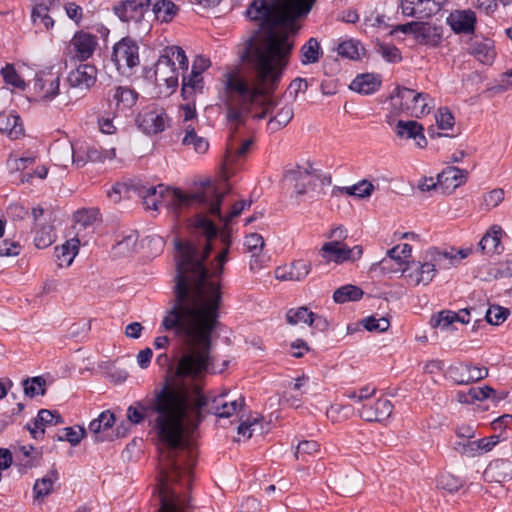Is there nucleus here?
<instances>
[{
    "label": "nucleus",
    "instance_id": "35",
    "mask_svg": "<svg viewBox=\"0 0 512 512\" xmlns=\"http://www.w3.org/2000/svg\"><path fill=\"white\" fill-rule=\"evenodd\" d=\"M185 135L182 139V144L190 149H193L198 154H204L209 149V142L206 138L197 134L191 125L184 128Z\"/></svg>",
    "mask_w": 512,
    "mask_h": 512
},
{
    "label": "nucleus",
    "instance_id": "60",
    "mask_svg": "<svg viewBox=\"0 0 512 512\" xmlns=\"http://www.w3.org/2000/svg\"><path fill=\"white\" fill-rule=\"evenodd\" d=\"M509 314L510 312L507 308L492 305L487 310L485 318L492 325H500L507 319Z\"/></svg>",
    "mask_w": 512,
    "mask_h": 512
},
{
    "label": "nucleus",
    "instance_id": "62",
    "mask_svg": "<svg viewBox=\"0 0 512 512\" xmlns=\"http://www.w3.org/2000/svg\"><path fill=\"white\" fill-rule=\"evenodd\" d=\"M436 124L441 130H450L454 127L455 120L447 108H439L435 114Z\"/></svg>",
    "mask_w": 512,
    "mask_h": 512
},
{
    "label": "nucleus",
    "instance_id": "33",
    "mask_svg": "<svg viewBox=\"0 0 512 512\" xmlns=\"http://www.w3.org/2000/svg\"><path fill=\"white\" fill-rule=\"evenodd\" d=\"M415 38L422 44L436 46L441 40V29L426 22H418Z\"/></svg>",
    "mask_w": 512,
    "mask_h": 512
},
{
    "label": "nucleus",
    "instance_id": "31",
    "mask_svg": "<svg viewBox=\"0 0 512 512\" xmlns=\"http://www.w3.org/2000/svg\"><path fill=\"white\" fill-rule=\"evenodd\" d=\"M447 22L456 33H471L474 31L476 16L471 10L454 11L447 18Z\"/></svg>",
    "mask_w": 512,
    "mask_h": 512
},
{
    "label": "nucleus",
    "instance_id": "49",
    "mask_svg": "<svg viewBox=\"0 0 512 512\" xmlns=\"http://www.w3.org/2000/svg\"><path fill=\"white\" fill-rule=\"evenodd\" d=\"M411 254L412 247L407 243L396 245L387 251V257L390 260L395 261L400 266L404 265V267L409 262L407 259L411 257Z\"/></svg>",
    "mask_w": 512,
    "mask_h": 512
},
{
    "label": "nucleus",
    "instance_id": "18",
    "mask_svg": "<svg viewBox=\"0 0 512 512\" xmlns=\"http://www.w3.org/2000/svg\"><path fill=\"white\" fill-rule=\"evenodd\" d=\"M96 46L97 39L95 36L85 32H78L70 40L68 53L73 58L85 61L93 55Z\"/></svg>",
    "mask_w": 512,
    "mask_h": 512
},
{
    "label": "nucleus",
    "instance_id": "50",
    "mask_svg": "<svg viewBox=\"0 0 512 512\" xmlns=\"http://www.w3.org/2000/svg\"><path fill=\"white\" fill-rule=\"evenodd\" d=\"M320 451V445L314 440H303L298 443L294 456L297 460L307 461L308 457Z\"/></svg>",
    "mask_w": 512,
    "mask_h": 512
},
{
    "label": "nucleus",
    "instance_id": "6",
    "mask_svg": "<svg viewBox=\"0 0 512 512\" xmlns=\"http://www.w3.org/2000/svg\"><path fill=\"white\" fill-rule=\"evenodd\" d=\"M451 256L434 249L427 252L424 261H411L401 268L406 283L413 287L427 286L434 279L439 269H449Z\"/></svg>",
    "mask_w": 512,
    "mask_h": 512
},
{
    "label": "nucleus",
    "instance_id": "44",
    "mask_svg": "<svg viewBox=\"0 0 512 512\" xmlns=\"http://www.w3.org/2000/svg\"><path fill=\"white\" fill-rule=\"evenodd\" d=\"M363 296V291L355 285H345L338 288L334 294L333 299L336 303H345L347 301H357Z\"/></svg>",
    "mask_w": 512,
    "mask_h": 512
},
{
    "label": "nucleus",
    "instance_id": "58",
    "mask_svg": "<svg viewBox=\"0 0 512 512\" xmlns=\"http://www.w3.org/2000/svg\"><path fill=\"white\" fill-rule=\"evenodd\" d=\"M86 435V430L81 426L67 427L64 429V435H58V441H67L72 446H77Z\"/></svg>",
    "mask_w": 512,
    "mask_h": 512
},
{
    "label": "nucleus",
    "instance_id": "40",
    "mask_svg": "<svg viewBox=\"0 0 512 512\" xmlns=\"http://www.w3.org/2000/svg\"><path fill=\"white\" fill-rule=\"evenodd\" d=\"M334 487L340 495H350L360 487V478L357 475H344L333 480Z\"/></svg>",
    "mask_w": 512,
    "mask_h": 512
},
{
    "label": "nucleus",
    "instance_id": "15",
    "mask_svg": "<svg viewBox=\"0 0 512 512\" xmlns=\"http://www.w3.org/2000/svg\"><path fill=\"white\" fill-rule=\"evenodd\" d=\"M151 0H125L115 6V14L124 22L144 24L147 29L150 26Z\"/></svg>",
    "mask_w": 512,
    "mask_h": 512
},
{
    "label": "nucleus",
    "instance_id": "21",
    "mask_svg": "<svg viewBox=\"0 0 512 512\" xmlns=\"http://www.w3.org/2000/svg\"><path fill=\"white\" fill-rule=\"evenodd\" d=\"M136 121L146 134H157L164 131L167 116L163 109H147L138 115Z\"/></svg>",
    "mask_w": 512,
    "mask_h": 512
},
{
    "label": "nucleus",
    "instance_id": "54",
    "mask_svg": "<svg viewBox=\"0 0 512 512\" xmlns=\"http://www.w3.org/2000/svg\"><path fill=\"white\" fill-rule=\"evenodd\" d=\"M35 163L34 156L18 157L16 154H10L7 159V168L11 173L22 172Z\"/></svg>",
    "mask_w": 512,
    "mask_h": 512
},
{
    "label": "nucleus",
    "instance_id": "14",
    "mask_svg": "<svg viewBox=\"0 0 512 512\" xmlns=\"http://www.w3.org/2000/svg\"><path fill=\"white\" fill-rule=\"evenodd\" d=\"M319 254L327 263H354L362 258L363 247L361 245L349 247L344 242L328 241L323 243L319 250Z\"/></svg>",
    "mask_w": 512,
    "mask_h": 512
},
{
    "label": "nucleus",
    "instance_id": "28",
    "mask_svg": "<svg viewBox=\"0 0 512 512\" xmlns=\"http://www.w3.org/2000/svg\"><path fill=\"white\" fill-rule=\"evenodd\" d=\"M483 478L487 482H502L512 479V463L504 459L490 462L483 473Z\"/></svg>",
    "mask_w": 512,
    "mask_h": 512
},
{
    "label": "nucleus",
    "instance_id": "10",
    "mask_svg": "<svg viewBox=\"0 0 512 512\" xmlns=\"http://www.w3.org/2000/svg\"><path fill=\"white\" fill-rule=\"evenodd\" d=\"M318 180V171L309 160L287 166L283 174L284 183L294 190L296 198L312 191Z\"/></svg>",
    "mask_w": 512,
    "mask_h": 512
},
{
    "label": "nucleus",
    "instance_id": "46",
    "mask_svg": "<svg viewBox=\"0 0 512 512\" xmlns=\"http://www.w3.org/2000/svg\"><path fill=\"white\" fill-rule=\"evenodd\" d=\"M505 192L502 188H494L482 196L480 208L483 211H490L498 207L504 200Z\"/></svg>",
    "mask_w": 512,
    "mask_h": 512
},
{
    "label": "nucleus",
    "instance_id": "57",
    "mask_svg": "<svg viewBox=\"0 0 512 512\" xmlns=\"http://www.w3.org/2000/svg\"><path fill=\"white\" fill-rule=\"evenodd\" d=\"M290 281H302L311 271V263L304 260H296L289 266Z\"/></svg>",
    "mask_w": 512,
    "mask_h": 512
},
{
    "label": "nucleus",
    "instance_id": "19",
    "mask_svg": "<svg viewBox=\"0 0 512 512\" xmlns=\"http://www.w3.org/2000/svg\"><path fill=\"white\" fill-rule=\"evenodd\" d=\"M448 375L455 383L467 385L486 378L488 376V369L486 367L459 364L449 367Z\"/></svg>",
    "mask_w": 512,
    "mask_h": 512
},
{
    "label": "nucleus",
    "instance_id": "55",
    "mask_svg": "<svg viewBox=\"0 0 512 512\" xmlns=\"http://www.w3.org/2000/svg\"><path fill=\"white\" fill-rule=\"evenodd\" d=\"M255 432H258L260 434L263 433L261 418L259 417L248 418L245 421H243L238 427V434L242 435L246 439L251 438L253 433Z\"/></svg>",
    "mask_w": 512,
    "mask_h": 512
},
{
    "label": "nucleus",
    "instance_id": "25",
    "mask_svg": "<svg viewBox=\"0 0 512 512\" xmlns=\"http://www.w3.org/2000/svg\"><path fill=\"white\" fill-rule=\"evenodd\" d=\"M63 419L57 411L41 409L34 420L33 426L27 425V429L34 439L43 437L46 426L62 424Z\"/></svg>",
    "mask_w": 512,
    "mask_h": 512
},
{
    "label": "nucleus",
    "instance_id": "11",
    "mask_svg": "<svg viewBox=\"0 0 512 512\" xmlns=\"http://www.w3.org/2000/svg\"><path fill=\"white\" fill-rule=\"evenodd\" d=\"M34 91L39 101L43 103H51L57 99L61 103H68L67 98L61 92L60 73L52 68L42 70L36 74Z\"/></svg>",
    "mask_w": 512,
    "mask_h": 512
},
{
    "label": "nucleus",
    "instance_id": "13",
    "mask_svg": "<svg viewBox=\"0 0 512 512\" xmlns=\"http://www.w3.org/2000/svg\"><path fill=\"white\" fill-rule=\"evenodd\" d=\"M111 59L120 74H127L140 63L138 44L130 37L122 38L114 45Z\"/></svg>",
    "mask_w": 512,
    "mask_h": 512
},
{
    "label": "nucleus",
    "instance_id": "7",
    "mask_svg": "<svg viewBox=\"0 0 512 512\" xmlns=\"http://www.w3.org/2000/svg\"><path fill=\"white\" fill-rule=\"evenodd\" d=\"M140 194L146 209L154 211L158 210L162 201L166 202L175 213L196 202L195 193L185 194L179 189H170L163 185L144 187Z\"/></svg>",
    "mask_w": 512,
    "mask_h": 512
},
{
    "label": "nucleus",
    "instance_id": "16",
    "mask_svg": "<svg viewBox=\"0 0 512 512\" xmlns=\"http://www.w3.org/2000/svg\"><path fill=\"white\" fill-rule=\"evenodd\" d=\"M446 0H401L402 13L406 16L428 18L438 13Z\"/></svg>",
    "mask_w": 512,
    "mask_h": 512
},
{
    "label": "nucleus",
    "instance_id": "5",
    "mask_svg": "<svg viewBox=\"0 0 512 512\" xmlns=\"http://www.w3.org/2000/svg\"><path fill=\"white\" fill-rule=\"evenodd\" d=\"M191 472L159 474L157 491L160 500L158 512H187L189 498L187 489Z\"/></svg>",
    "mask_w": 512,
    "mask_h": 512
},
{
    "label": "nucleus",
    "instance_id": "61",
    "mask_svg": "<svg viewBox=\"0 0 512 512\" xmlns=\"http://www.w3.org/2000/svg\"><path fill=\"white\" fill-rule=\"evenodd\" d=\"M373 190H374V185L367 180H362L359 183H357L351 187L345 188V191L347 194L354 195L359 198L369 197L371 195V193L373 192Z\"/></svg>",
    "mask_w": 512,
    "mask_h": 512
},
{
    "label": "nucleus",
    "instance_id": "41",
    "mask_svg": "<svg viewBox=\"0 0 512 512\" xmlns=\"http://www.w3.org/2000/svg\"><path fill=\"white\" fill-rule=\"evenodd\" d=\"M301 63L303 65L316 63L321 55L320 43L316 38H310L301 48Z\"/></svg>",
    "mask_w": 512,
    "mask_h": 512
},
{
    "label": "nucleus",
    "instance_id": "34",
    "mask_svg": "<svg viewBox=\"0 0 512 512\" xmlns=\"http://www.w3.org/2000/svg\"><path fill=\"white\" fill-rule=\"evenodd\" d=\"M502 229L500 226H492L481 238L479 247L485 254L498 253L501 243Z\"/></svg>",
    "mask_w": 512,
    "mask_h": 512
},
{
    "label": "nucleus",
    "instance_id": "12",
    "mask_svg": "<svg viewBox=\"0 0 512 512\" xmlns=\"http://www.w3.org/2000/svg\"><path fill=\"white\" fill-rule=\"evenodd\" d=\"M55 159L59 165L64 167L69 162L78 167H83L88 162H98L101 160L100 148L87 143H80L76 146L65 144L59 147Z\"/></svg>",
    "mask_w": 512,
    "mask_h": 512
},
{
    "label": "nucleus",
    "instance_id": "30",
    "mask_svg": "<svg viewBox=\"0 0 512 512\" xmlns=\"http://www.w3.org/2000/svg\"><path fill=\"white\" fill-rule=\"evenodd\" d=\"M252 141L247 139L237 145L234 141L229 144L224 162L223 169L226 177H229L235 172V166L239 158L244 157L248 152Z\"/></svg>",
    "mask_w": 512,
    "mask_h": 512
},
{
    "label": "nucleus",
    "instance_id": "39",
    "mask_svg": "<svg viewBox=\"0 0 512 512\" xmlns=\"http://www.w3.org/2000/svg\"><path fill=\"white\" fill-rule=\"evenodd\" d=\"M178 12V7L170 0L157 1L151 10L152 16L161 22H170Z\"/></svg>",
    "mask_w": 512,
    "mask_h": 512
},
{
    "label": "nucleus",
    "instance_id": "24",
    "mask_svg": "<svg viewBox=\"0 0 512 512\" xmlns=\"http://www.w3.org/2000/svg\"><path fill=\"white\" fill-rule=\"evenodd\" d=\"M393 411V405L387 398H379L373 405H363L359 416L365 421L381 422L388 419Z\"/></svg>",
    "mask_w": 512,
    "mask_h": 512
},
{
    "label": "nucleus",
    "instance_id": "53",
    "mask_svg": "<svg viewBox=\"0 0 512 512\" xmlns=\"http://www.w3.org/2000/svg\"><path fill=\"white\" fill-rule=\"evenodd\" d=\"M1 75L6 84L11 85L14 88L24 90L26 83L22 77L17 73L14 65L7 64L1 69Z\"/></svg>",
    "mask_w": 512,
    "mask_h": 512
},
{
    "label": "nucleus",
    "instance_id": "32",
    "mask_svg": "<svg viewBox=\"0 0 512 512\" xmlns=\"http://www.w3.org/2000/svg\"><path fill=\"white\" fill-rule=\"evenodd\" d=\"M0 132L10 139L16 140L24 135V128L20 117L13 113H0Z\"/></svg>",
    "mask_w": 512,
    "mask_h": 512
},
{
    "label": "nucleus",
    "instance_id": "22",
    "mask_svg": "<svg viewBox=\"0 0 512 512\" xmlns=\"http://www.w3.org/2000/svg\"><path fill=\"white\" fill-rule=\"evenodd\" d=\"M97 79V69L93 65L81 64L69 72L67 81L70 87L81 91L90 89Z\"/></svg>",
    "mask_w": 512,
    "mask_h": 512
},
{
    "label": "nucleus",
    "instance_id": "1",
    "mask_svg": "<svg viewBox=\"0 0 512 512\" xmlns=\"http://www.w3.org/2000/svg\"><path fill=\"white\" fill-rule=\"evenodd\" d=\"M315 0H253L245 15L259 21L243 43L242 58L253 74L251 82L228 74L225 84L226 118L239 126L247 116L264 119L275 106L272 93L283 75L293 49L289 32L295 20L307 14Z\"/></svg>",
    "mask_w": 512,
    "mask_h": 512
},
{
    "label": "nucleus",
    "instance_id": "29",
    "mask_svg": "<svg viewBox=\"0 0 512 512\" xmlns=\"http://www.w3.org/2000/svg\"><path fill=\"white\" fill-rule=\"evenodd\" d=\"M114 423L115 415L110 411H104L98 418L90 422L88 430L95 436V441L103 442L111 439L107 432L112 428Z\"/></svg>",
    "mask_w": 512,
    "mask_h": 512
},
{
    "label": "nucleus",
    "instance_id": "9",
    "mask_svg": "<svg viewBox=\"0 0 512 512\" xmlns=\"http://www.w3.org/2000/svg\"><path fill=\"white\" fill-rule=\"evenodd\" d=\"M225 193L226 191L224 188L207 183L201 192L195 193V197L196 202L208 206L209 212L212 216H217L220 221L229 225L235 217H238L246 208L250 207L251 202L246 200L237 201L233 204L229 213L222 216L220 213V203Z\"/></svg>",
    "mask_w": 512,
    "mask_h": 512
},
{
    "label": "nucleus",
    "instance_id": "51",
    "mask_svg": "<svg viewBox=\"0 0 512 512\" xmlns=\"http://www.w3.org/2000/svg\"><path fill=\"white\" fill-rule=\"evenodd\" d=\"M363 47L359 42L354 40H346L340 43L337 47V53L345 58L357 60L360 58Z\"/></svg>",
    "mask_w": 512,
    "mask_h": 512
},
{
    "label": "nucleus",
    "instance_id": "59",
    "mask_svg": "<svg viewBox=\"0 0 512 512\" xmlns=\"http://www.w3.org/2000/svg\"><path fill=\"white\" fill-rule=\"evenodd\" d=\"M456 318H457V313L449 311V310H444V311L439 312L437 315H434L431 318L430 323L433 328H439L441 330H445V329L449 328L455 322Z\"/></svg>",
    "mask_w": 512,
    "mask_h": 512
},
{
    "label": "nucleus",
    "instance_id": "26",
    "mask_svg": "<svg viewBox=\"0 0 512 512\" xmlns=\"http://www.w3.org/2000/svg\"><path fill=\"white\" fill-rule=\"evenodd\" d=\"M179 72L177 68L170 63L167 57L160 56L155 65V80L161 86L165 85L167 88H175L178 85Z\"/></svg>",
    "mask_w": 512,
    "mask_h": 512
},
{
    "label": "nucleus",
    "instance_id": "43",
    "mask_svg": "<svg viewBox=\"0 0 512 512\" xmlns=\"http://www.w3.org/2000/svg\"><path fill=\"white\" fill-rule=\"evenodd\" d=\"M162 57H167L170 60V63L173 64L174 67L178 70L187 71L188 69V59L185 55L184 50L179 46H171L167 47L164 50V54Z\"/></svg>",
    "mask_w": 512,
    "mask_h": 512
},
{
    "label": "nucleus",
    "instance_id": "17",
    "mask_svg": "<svg viewBox=\"0 0 512 512\" xmlns=\"http://www.w3.org/2000/svg\"><path fill=\"white\" fill-rule=\"evenodd\" d=\"M35 221L34 242L37 248H47L55 241L54 228L51 225V217L43 218L44 210L42 208H34L32 211Z\"/></svg>",
    "mask_w": 512,
    "mask_h": 512
},
{
    "label": "nucleus",
    "instance_id": "8",
    "mask_svg": "<svg viewBox=\"0 0 512 512\" xmlns=\"http://www.w3.org/2000/svg\"><path fill=\"white\" fill-rule=\"evenodd\" d=\"M390 100L395 112L406 113L413 117L426 115L433 107L428 94L416 92L406 87H397Z\"/></svg>",
    "mask_w": 512,
    "mask_h": 512
},
{
    "label": "nucleus",
    "instance_id": "63",
    "mask_svg": "<svg viewBox=\"0 0 512 512\" xmlns=\"http://www.w3.org/2000/svg\"><path fill=\"white\" fill-rule=\"evenodd\" d=\"M363 326L368 331L385 332L390 326V322L387 318H375L373 316L367 317L362 320Z\"/></svg>",
    "mask_w": 512,
    "mask_h": 512
},
{
    "label": "nucleus",
    "instance_id": "37",
    "mask_svg": "<svg viewBox=\"0 0 512 512\" xmlns=\"http://www.w3.org/2000/svg\"><path fill=\"white\" fill-rule=\"evenodd\" d=\"M380 80L373 74H362L357 76L350 84L351 90L368 95L378 90L380 87Z\"/></svg>",
    "mask_w": 512,
    "mask_h": 512
},
{
    "label": "nucleus",
    "instance_id": "27",
    "mask_svg": "<svg viewBox=\"0 0 512 512\" xmlns=\"http://www.w3.org/2000/svg\"><path fill=\"white\" fill-rule=\"evenodd\" d=\"M469 172L456 166H447L437 175L439 187L451 189L464 185L467 182Z\"/></svg>",
    "mask_w": 512,
    "mask_h": 512
},
{
    "label": "nucleus",
    "instance_id": "52",
    "mask_svg": "<svg viewBox=\"0 0 512 512\" xmlns=\"http://www.w3.org/2000/svg\"><path fill=\"white\" fill-rule=\"evenodd\" d=\"M22 385L24 393L27 397L33 398L36 395L45 394L46 381L41 376L25 379Z\"/></svg>",
    "mask_w": 512,
    "mask_h": 512
},
{
    "label": "nucleus",
    "instance_id": "38",
    "mask_svg": "<svg viewBox=\"0 0 512 512\" xmlns=\"http://www.w3.org/2000/svg\"><path fill=\"white\" fill-rule=\"evenodd\" d=\"M59 475L55 467H52L48 473L38 479L33 487L36 499L44 498L53 492V485L58 480Z\"/></svg>",
    "mask_w": 512,
    "mask_h": 512
},
{
    "label": "nucleus",
    "instance_id": "45",
    "mask_svg": "<svg viewBox=\"0 0 512 512\" xmlns=\"http://www.w3.org/2000/svg\"><path fill=\"white\" fill-rule=\"evenodd\" d=\"M202 77L201 74L191 71L188 77H183L182 84V96L184 99L189 100L193 95L202 89Z\"/></svg>",
    "mask_w": 512,
    "mask_h": 512
},
{
    "label": "nucleus",
    "instance_id": "42",
    "mask_svg": "<svg viewBox=\"0 0 512 512\" xmlns=\"http://www.w3.org/2000/svg\"><path fill=\"white\" fill-rule=\"evenodd\" d=\"M294 111L291 105L286 104L279 109L276 115L270 118L268 122V129L275 132L285 126L292 120Z\"/></svg>",
    "mask_w": 512,
    "mask_h": 512
},
{
    "label": "nucleus",
    "instance_id": "64",
    "mask_svg": "<svg viewBox=\"0 0 512 512\" xmlns=\"http://www.w3.org/2000/svg\"><path fill=\"white\" fill-rule=\"evenodd\" d=\"M498 443V436H491L489 438H481L479 440L472 441L470 450H473V456L479 451H490Z\"/></svg>",
    "mask_w": 512,
    "mask_h": 512
},
{
    "label": "nucleus",
    "instance_id": "23",
    "mask_svg": "<svg viewBox=\"0 0 512 512\" xmlns=\"http://www.w3.org/2000/svg\"><path fill=\"white\" fill-rule=\"evenodd\" d=\"M396 135L401 139H413L418 148L427 146L423 126L415 120H399L395 126Z\"/></svg>",
    "mask_w": 512,
    "mask_h": 512
},
{
    "label": "nucleus",
    "instance_id": "48",
    "mask_svg": "<svg viewBox=\"0 0 512 512\" xmlns=\"http://www.w3.org/2000/svg\"><path fill=\"white\" fill-rule=\"evenodd\" d=\"M286 319L291 325L303 322L311 326L314 322V313L309 311L306 307H299L290 309L286 314Z\"/></svg>",
    "mask_w": 512,
    "mask_h": 512
},
{
    "label": "nucleus",
    "instance_id": "20",
    "mask_svg": "<svg viewBox=\"0 0 512 512\" xmlns=\"http://www.w3.org/2000/svg\"><path fill=\"white\" fill-rule=\"evenodd\" d=\"M109 107L115 112H124L131 109L137 102L138 94L126 86H115L108 92Z\"/></svg>",
    "mask_w": 512,
    "mask_h": 512
},
{
    "label": "nucleus",
    "instance_id": "56",
    "mask_svg": "<svg viewBox=\"0 0 512 512\" xmlns=\"http://www.w3.org/2000/svg\"><path fill=\"white\" fill-rule=\"evenodd\" d=\"M264 245V239L258 233H251L245 237L244 246L251 257H258L262 253Z\"/></svg>",
    "mask_w": 512,
    "mask_h": 512
},
{
    "label": "nucleus",
    "instance_id": "36",
    "mask_svg": "<svg viewBox=\"0 0 512 512\" xmlns=\"http://www.w3.org/2000/svg\"><path fill=\"white\" fill-rule=\"evenodd\" d=\"M80 241L78 238L73 237L68 239L61 247L57 248V259L59 266L68 267L72 264L74 258L79 252Z\"/></svg>",
    "mask_w": 512,
    "mask_h": 512
},
{
    "label": "nucleus",
    "instance_id": "2",
    "mask_svg": "<svg viewBox=\"0 0 512 512\" xmlns=\"http://www.w3.org/2000/svg\"><path fill=\"white\" fill-rule=\"evenodd\" d=\"M192 232L204 237L202 243L176 242V282L171 307L166 311L162 327L178 329L190 339L208 347L212 335L220 326L222 305L221 275L229 252L230 231L228 225L220 233L224 248L216 257V265L209 271L203 261L209 255L211 241L217 228L205 215H197L190 224Z\"/></svg>",
    "mask_w": 512,
    "mask_h": 512
},
{
    "label": "nucleus",
    "instance_id": "4",
    "mask_svg": "<svg viewBox=\"0 0 512 512\" xmlns=\"http://www.w3.org/2000/svg\"><path fill=\"white\" fill-rule=\"evenodd\" d=\"M209 357L210 361L207 367L212 364L213 360L210 354ZM207 370L208 368L199 375L179 376V394L186 406L185 415L183 416V435L196 428L203 418V410L217 417L228 418L244 407V398L240 395L226 393L213 398L204 396L197 379L202 377Z\"/></svg>",
    "mask_w": 512,
    "mask_h": 512
},
{
    "label": "nucleus",
    "instance_id": "3",
    "mask_svg": "<svg viewBox=\"0 0 512 512\" xmlns=\"http://www.w3.org/2000/svg\"><path fill=\"white\" fill-rule=\"evenodd\" d=\"M182 338L184 348L178 359L176 370L166 378L159 390L151 397L135 402L127 409V418L132 424L147 420L159 437V474L191 472L195 455L183 439V416L185 405L179 394V376L199 375L210 361L209 350L190 339L186 333L172 329Z\"/></svg>",
    "mask_w": 512,
    "mask_h": 512
},
{
    "label": "nucleus",
    "instance_id": "47",
    "mask_svg": "<svg viewBox=\"0 0 512 512\" xmlns=\"http://www.w3.org/2000/svg\"><path fill=\"white\" fill-rule=\"evenodd\" d=\"M34 24H42L46 30H50L54 26V20L49 15V8L45 4H37L31 13Z\"/></svg>",
    "mask_w": 512,
    "mask_h": 512
}]
</instances>
